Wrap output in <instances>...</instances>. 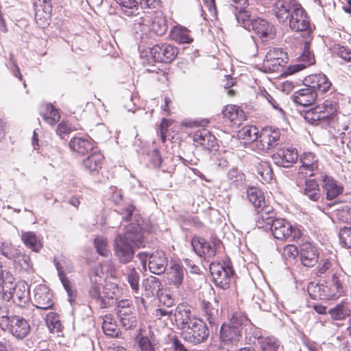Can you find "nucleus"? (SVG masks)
Segmentation results:
<instances>
[{"instance_id":"53","label":"nucleus","mask_w":351,"mask_h":351,"mask_svg":"<svg viewBox=\"0 0 351 351\" xmlns=\"http://www.w3.org/2000/svg\"><path fill=\"white\" fill-rule=\"evenodd\" d=\"M122 11L127 16L132 15L138 10V2L136 0H116Z\"/></svg>"},{"instance_id":"2","label":"nucleus","mask_w":351,"mask_h":351,"mask_svg":"<svg viewBox=\"0 0 351 351\" xmlns=\"http://www.w3.org/2000/svg\"><path fill=\"white\" fill-rule=\"evenodd\" d=\"M339 108L338 96L334 94L325 99L322 104L317 105L308 111L306 113L305 119L311 124L326 127L329 125L334 119Z\"/></svg>"},{"instance_id":"25","label":"nucleus","mask_w":351,"mask_h":351,"mask_svg":"<svg viewBox=\"0 0 351 351\" xmlns=\"http://www.w3.org/2000/svg\"><path fill=\"white\" fill-rule=\"evenodd\" d=\"M167 258L162 251H156L149 256V269L156 275L165 273L167 266Z\"/></svg>"},{"instance_id":"59","label":"nucleus","mask_w":351,"mask_h":351,"mask_svg":"<svg viewBox=\"0 0 351 351\" xmlns=\"http://www.w3.org/2000/svg\"><path fill=\"white\" fill-rule=\"evenodd\" d=\"M282 255L286 260H294L298 255V250L294 245H287L283 247Z\"/></svg>"},{"instance_id":"51","label":"nucleus","mask_w":351,"mask_h":351,"mask_svg":"<svg viewBox=\"0 0 351 351\" xmlns=\"http://www.w3.org/2000/svg\"><path fill=\"white\" fill-rule=\"evenodd\" d=\"M102 329L107 336L115 337L117 335V325L112 322L110 315H106L103 318Z\"/></svg>"},{"instance_id":"20","label":"nucleus","mask_w":351,"mask_h":351,"mask_svg":"<svg viewBox=\"0 0 351 351\" xmlns=\"http://www.w3.org/2000/svg\"><path fill=\"white\" fill-rule=\"evenodd\" d=\"M3 298L8 302L12 300L16 305L22 306L28 300V293L23 284L17 285L8 291L3 287Z\"/></svg>"},{"instance_id":"36","label":"nucleus","mask_w":351,"mask_h":351,"mask_svg":"<svg viewBox=\"0 0 351 351\" xmlns=\"http://www.w3.org/2000/svg\"><path fill=\"white\" fill-rule=\"evenodd\" d=\"M21 238L24 245L33 252H38L43 247L40 240L33 232H22Z\"/></svg>"},{"instance_id":"18","label":"nucleus","mask_w":351,"mask_h":351,"mask_svg":"<svg viewBox=\"0 0 351 351\" xmlns=\"http://www.w3.org/2000/svg\"><path fill=\"white\" fill-rule=\"evenodd\" d=\"M193 140L195 146L206 150H212L217 145L215 136L205 128L196 130L193 135Z\"/></svg>"},{"instance_id":"17","label":"nucleus","mask_w":351,"mask_h":351,"mask_svg":"<svg viewBox=\"0 0 351 351\" xmlns=\"http://www.w3.org/2000/svg\"><path fill=\"white\" fill-rule=\"evenodd\" d=\"M298 158V150L292 147L280 149L272 155V159L276 165L286 168L291 167Z\"/></svg>"},{"instance_id":"23","label":"nucleus","mask_w":351,"mask_h":351,"mask_svg":"<svg viewBox=\"0 0 351 351\" xmlns=\"http://www.w3.org/2000/svg\"><path fill=\"white\" fill-rule=\"evenodd\" d=\"M302 51L298 57L300 63L291 67V73L298 72L315 62L314 54L310 49L309 41L306 40L302 43Z\"/></svg>"},{"instance_id":"10","label":"nucleus","mask_w":351,"mask_h":351,"mask_svg":"<svg viewBox=\"0 0 351 351\" xmlns=\"http://www.w3.org/2000/svg\"><path fill=\"white\" fill-rule=\"evenodd\" d=\"M274 238L278 240H286L291 238L295 240L300 238V232L298 229L293 228L289 221L285 219H275L269 229Z\"/></svg>"},{"instance_id":"26","label":"nucleus","mask_w":351,"mask_h":351,"mask_svg":"<svg viewBox=\"0 0 351 351\" xmlns=\"http://www.w3.org/2000/svg\"><path fill=\"white\" fill-rule=\"evenodd\" d=\"M53 294L45 286L38 287L34 293V300L37 308L49 309L53 305Z\"/></svg>"},{"instance_id":"5","label":"nucleus","mask_w":351,"mask_h":351,"mask_svg":"<svg viewBox=\"0 0 351 351\" xmlns=\"http://www.w3.org/2000/svg\"><path fill=\"white\" fill-rule=\"evenodd\" d=\"M182 334L184 339L192 343L197 344L204 341L209 335L206 324L200 319L193 317L192 322L183 327Z\"/></svg>"},{"instance_id":"31","label":"nucleus","mask_w":351,"mask_h":351,"mask_svg":"<svg viewBox=\"0 0 351 351\" xmlns=\"http://www.w3.org/2000/svg\"><path fill=\"white\" fill-rule=\"evenodd\" d=\"M117 315L119 318L121 326L129 330L135 327L137 323L134 308H127L117 311Z\"/></svg>"},{"instance_id":"54","label":"nucleus","mask_w":351,"mask_h":351,"mask_svg":"<svg viewBox=\"0 0 351 351\" xmlns=\"http://www.w3.org/2000/svg\"><path fill=\"white\" fill-rule=\"evenodd\" d=\"M94 245L99 254L102 256L108 257L110 254V250L108 249L107 239L98 236L94 240Z\"/></svg>"},{"instance_id":"46","label":"nucleus","mask_w":351,"mask_h":351,"mask_svg":"<svg viewBox=\"0 0 351 351\" xmlns=\"http://www.w3.org/2000/svg\"><path fill=\"white\" fill-rule=\"evenodd\" d=\"M45 112L42 113L43 119L50 125H53L59 121L60 115L57 109L50 104L45 106Z\"/></svg>"},{"instance_id":"45","label":"nucleus","mask_w":351,"mask_h":351,"mask_svg":"<svg viewBox=\"0 0 351 351\" xmlns=\"http://www.w3.org/2000/svg\"><path fill=\"white\" fill-rule=\"evenodd\" d=\"M256 171L263 182L269 183L273 178V171L270 163L261 161L256 167Z\"/></svg>"},{"instance_id":"30","label":"nucleus","mask_w":351,"mask_h":351,"mask_svg":"<svg viewBox=\"0 0 351 351\" xmlns=\"http://www.w3.org/2000/svg\"><path fill=\"white\" fill-rule=\"evenodd\" d=\"M322 177L323 187L326 192V198L333 199L343 192V186L332 177L324 176Z\"/></svg>"},{"instance_id":"15","label":"nucleus","mask_w":351,"mask_h":351,"mask_svg":"<svg viewBox=\"0 0 351 351\" xmlns=\"http://www.w3.org/2000/svg\"><path fill=\"white\" fill-rule=\"evenodd\" d=\"M242 339L241 328L235 327L232 324H223L220 328V339L228 346H237Z\"/></svg>"},{"instance_id":"64","label":"nucleus","mask_w":351,"mask_h":351,"mask_svg":"<svg viewBox=\"0 0 351 351\" xmlns=\"http://www.w3.org/2000/svg\"><path fill=\"white\" fill-rule=\"evenodd\" d=\"M18 249L12 247L10 243L5 242L2 243L0 248L1 254L10 260L13 258L15 252Z\"/></svg>"},{"instance_id":"19","label":"nucleus","mask_w":351,"mask_h":351,"mask_svg":"<svg viewBox=\"0 0 351 351\" xmlns=\"http://www.w3.org/2000/svg\"><path fill=\"white\" fill-rule=\"evenodd\" d=\"M301 163L298 173L304 176H313L318 170L319 160L316 155L312 152H304L300 158Z\"/></svg>"},{"instance_id":"4","label":"nucleus","mask_w":351,"mask_h":351,"mask_svg":"<svg viewBox=\"0 0 351 351\" xmlns=\"http://www.w3.org/2000/svg\"><path fill=\"white\" fill-rule=\"evenodd\" d=\"M88 294L92 302L100 308H104L112 304L113 300L119 295L120 290L116 283L106 282L104 286L90 287Z\"/></svg>"},{"instance_id":"62","label":"nucleus","mask_w":351,"mask_h":351,"mask_svg":"<svg viewBox=\"0 0 351 351\" xmlns=\"http://www.w3.org/2000/svg\"><path fill=\"white\" fill-rule=\"evenodd\" d=\"M258 96L259 97L266 99L268 101V103H269L271 104V106L273 107V108L279 110L281 112V114H284V111L282 110V109L281 108L278 107V104L277 101L274 99V97L271 95H270L266 91V90L261 89L260 91L258 93Z\"/></svg>"},{"instance_id":"56","label":"nucleus","mask_w":351,"mask_h":351,"mask_svg":"<svg viewBox=\"0 0 351 351\" xmlns=\"http://www.w3.org/2000/svg\"><path fill=\"white\" fill-rule=\"evenodd\" d=\"M332 51L344 60L351 62V49L350 47L335 44L332 46Z\"/></svg>"},{"instance_id":"22","label":"nucleus","mask_w":351,"mask_h":351,"mask_svg":"<svg viewBox=\"0 0 351 351\" xmlns=\"http://www.w3.org/2000/svg\"><path fill=\"white\" fill-rule=\"evenodd\" d=\"M257 213L255 218L256 226L258 229L270 228V226L275 221V213L273 208L269 205L264 206L256 209Z\"/></svg>"},{"instance_id":"57","label":"nucleus","mask_w":351,"mask_h":351,"mask_svg":"<svg viewBox=\"0 0 351 351\" xmlns=\"http://www.w3.org/2000/svg\"><path fill=\"white\" fill-rule=\"evenodd\" d=\"M158 298L160 303L167 308H171L174 305L175 300L172 295L167 291H162L158 293Z\"/></svg>"},{"instance_id":"49","label":"nucleus","mask_w":351,"mask_h":351,"mask_svg":"<svg viewBox=\"0 0 351 351\" xmlns=\"http://www.w3.org/2000/svg\"><path fill=\"white\" fill-rule=\"evenodd\" d=\"M350 311L348 307L340 303L329 310L328 313L334 320H342L350 315Z\"/></svg>"},{"instance_id":"61","label":"nucleus","mask_w":351,"mask_h":351,"mask_svg":"<svg viewBox=\"0 0 351 351\" xmlns=\"http://www.w3.org/2000/svg\"><path fill=\"white\" fill-rule=\"evenodd\" d=\"M138 346L139 351H156L154 345L147 337H141L138 341Z\"/></svg>"},{"instance_id":"43","label":"nucleus","mask_w":351,"mask_h":351,"mask_svg":"<svg viewBox=\"0 0 351 351\" xmlns=\"http://www.w3.org/2000/svg\"><path fill=\"white\" fill-rule=\"evenodd\" d=\"M202 308L206 320L210 326H217L219 318L218 309L213 307L209 302L203 301Z\"/></svg>"},{"instance_id":"50","label":"nucleus","mask_w":351,"mask_h":351,"mask_svg":"<svg viewBox=\"0 0 351 351\" xmlns=\"http://www.w3.org/2000/svg\"><path fill=\"white\" fill-rule=\"evenodd\" d=\"M46 324L51 332H58L61 330L60 317L55 313L50 312L47 315Z\"/></svg>"},{"instance_id":"44","label":"nucleus","mask_w":351,"mask_h":351,"mask_svg":"<svg viewBox=\"0 0 351 351\" xmlns=\"http://www.w3.org/2000/svg\"><path fill=\"white\" fill-rule=\"evenodd\" d=\"M184 278V267L178 264H173L171 267L169 274L170 282L176 287H179L183 282Z\"/></svg>"},{"instance_id":"33","label":"nucleus","mask_w":351,"mask_h":351,"mask_svg":"<svg viewBox=\"0 0 351 351\" xmlns=\"http://www.w3.org/2000/svg\"><path fill=\"white\" fill-rule=\"evenodd\" d=\"M223 117L228 119L232 125H240L243 120L244 112L239 106L227 105L222 111Z\"/></svg>"},{"instance_id":"63","label":"nucleus","mask_w":351,"mask_h":351,"mask_svg":"<svg viewBox=\"0 0 351 351\" xmlns=\"http://www.w3.org/2000/svg\"><path fill=\"white\" fill-rule=\"evenodd\" d=\"M248 322L247 318L241 312H236L233 314L229 324H232L235 327L241 328Z\"/></svg>"},{"instance_id":"24","label":"nucleus","mask_w":351,"mask_h":351,"mask_svg":"<svg viewBox=\"0 0 351 351\" xmlns=\"http://www.w3.org/2000/svg\"><path fill=\"white\" fill-rule=\"evenodd\" d=\"M53 263L57 269L59 279L67 293L69 300L71 302L73 293V287L64 273V270L68 269V261L64 257L60 259L54 258Z\"/></svg>"},{"instance_id":"37","label":"nucleus","mask_w":351,"mask_h":351,"mask_svg":"<svg viewBox=\"0 0 351 351\" xmlns=\"http://www.w3.org/2000/svg\"><path fill=\"white\" fill-rule=\"evenodd\" d=\"M246 193L249 201L256 209L266 206L264 193L260 189L254 186L249 187Z\"/></svg>"},{"instance_id":"29","label":"nucleus","mask_w":351,"mask_h":351,"mask_svg":"<svg viewBox=\"0 0 351 351\" xmlns=\"http://www.w3.org/2000/svg\"><path fill=\"white\" fill-rule=\"evenodd\" d=\"M13 261L14 267L25 273L29 274L33 271V263L29 255L23 253L18 250L14 253V256L11 258Z\"/></svg>"},{"instance_id":"9","label":"nucleus","mask_w":351,"mask_h":351,"mask_svg":"<svg viewBox=\"0 0 351 351\" xmlns=\"http://www.w3.org/2000/svg\"><path fill=\"white\" fill-rule=\"evenodd\" d=\"M288 19L289 27L293 31L303 32L307 36L312 32L309 17L300 3L296 5Z\"/></svg>"},{"instance_id":"35","label":"nucleus","mask_w":351,"mask_h":351,"mask_svg":"<svg viewBox=\"0 0 351 351\" xmlns=\"http://www.w3.org/2000/svg\"><path fill=\"white\" fill-rule=\"evenodd\" d=\"M175 321L178 326H180L182 330L183 327L192 322L193 317H191L190 310L184 305H178L173 313Z\"/></svg>"},{"instance_id":"12","label":"nucleus","mask_w":351,"mask_h":351,"mask_svg":"<svg viewBox=\"0 0 351 351\" xmlns=\"http://www.w3.org/2000/svg\"><path fill=\"white\" fill-rule=\"evenodd\" d=\"M295 0H275L269 7L271 8L273 14L280 23L287 22L296 5Z\"/></svg>"},{"instance_id":"6","label":"nucleus","mask_w":351,"mask_h":351,"mask_svg":"<svg viewBox=\"0 0 351 351\" xmlns=\"http://www.w3.org/2000/svg\"><path fill=\"white\" fill-rule=\"evenodd\" d=\"M209 269L215 285L223 290L227 289L234 273L232 267L225 263L211 262Z\"/></svg>"},{"instance_id":"52","label":"nucleus","mask_w":351,"mask_h":351,"mask_svg":"<svg viewBox=\"0 0 351 351\" xmlns=\"http://www.w3.org/2000/svg\"><path fill=\"white\" fill-rule=\"evenodd\" d=\"M234 16L238 24L247 30L250 29V25L252 19L250 18L251 16L248 11L245 9L237 10V12H234Z\"/></svg>"},{"instance_id":"34","label":"nucleus","mask_w":351,"mask_h":351,"mask_svg":"<svg viewBox=\"0 0 351 351\" xmlns=\"http://www.w3.org/2000/svg\"><path fill=\"white\" fill-rule=\"evenodd\" d=\"M103 160V155L99 152H95L84 159L82 163L87 171L97 172L102 167Z\"/></svg>"},{"instance_id":"41","label":"nucleus","mask_w":351,"mask_h":351,"mask_svg":"<svg viewBox=\"0 0 351 351\" xmlns=\"http://www.w3.org/2000/svg\"><path fill=\"white\" fill-rule=\"evenodd\" d=\"M89 278L91 283L90 287H101L105 279L102 265H95L89 272Z\"/></svg>"},{"instance_id":"39","label":"nucleus","mask_w":351,"mask_h":351,"mask_svg":"<svg viewBox=\"0 0 351 351\" xmlns=\"http://www.w3.org/2000/svg\"><path fill=\"white\" fill-rule=\"evenodd\" d=\"M258 136V128L253 125H245L238 132V138L245 141V143L257 141Z\"/></svg>"},{"instance_id":"16","label":"nucleus","mask_w":351,"mask_h":351,"mask_svg":"<svg viewBox=\"0 0 351 351\" xmlns=\"http://www.w3.org/2000/svg\"><path fill=\"white\" fill-rule=\"evenodd\" d=\"M303 83L305 86H309L317 93V92H327L332 85L327 76L322 73L306 76L304 79Z\"/></svg>"},{"instance_id":"11","label":"nucleus","mask_w":351,"mask_h":351,"mask_svg":"<svg viewBox=\"0 0 351 351\" xmlns=\"http://www.w3.org/2000/svg\"><path fill=\"white\" fill-rule=\"evenodd\" d=\"M149 53L154 62L168 63L176 58L178 49L170 44L160 43L150 48Z\"/></svg>"},{"instance_id":"58","label":"nucleus","mask_w":351,"mask_h":351,"mask_svg":"<svg viewBox=\"0 0 351 351\" xmlns=\"http://www.w3.org/2000/svg\"><path fill=\"white\" fill-rule=\"evenodd\" d=\"M340 243L346 247L351 248V227H344L339 232Z\"/></svg>"},{"instance_id":"21","label":"nucleus","mask_w":351,"mask_h":351,"mask_svg":"<svg viewBox=\"0 0 351 351\" xmlns=\"http://www.w3.org/2000/svg\"><path fill=\"white\" fill-rule=\"evenodd\" d=\"M69 147L75 153L85 155L94 148V141L87 135L75 136L69 141Z\"/></svg>"},{"instance_id":"14","label":"nucleus","mask_w":351,"mask_h":351,"mask_svg":"<svg viewBox=\"0 0 351 351\" xmlns=\"http://www.w3.org/2000/svg\"><path fill=\"white\" fill-rule=\"evenodd\" d=\"M8 330L14 337L22 339L27 337L30 332V325L23 317L13 315L8 326L3 328Z\"/></svg>"},{"instance_id":"47","label":"nucleus","mask_w":351,"mask_h":351,"mask_svg":"<svg viewBox=\"0 0 351 351\" xmlns=\"http://www.w3.org/2000/svg\"><path fill=\"white\" fill-rule=\"evenodd\" d=\"M171 36L173 40L182 44L191 43L193 40L189 35V30L185 27L173 28Z\"/></svg>"},{"instance_id":"38","label":"nucleus","mask_w":351,"mask_h":351,"mask_svg":"<svg viewBox=\"0 0 351 351\" xmlns=\"http://www.w3.org/2000/svg\"><path fill=\"white\" fill-rule=\"evenodd\" d=\"M288 60L283 59V58H276L275 59L265 58L263 68L265 72L274 73L278 72L283 70L286 66Z\"/></svg>"},{"instance_id":"60","label":"nucleus","mask_w":351,"mask_h":351,"mask_svg":"<svg viewBox=\"0 0 351 351\" xmlns=\"http://www.w3.org/2000/svg\"><path fill=\"white\" fill-rule=\"evenodd\" d=\"M227 177L231 183H234L236 185H239L242 182L244 175L239 172L238 169L232 168L228 172Z\"/></svg>"},{"instance_id":"28","label":"nucleus","mask_w":351,"mask_h":351,"mask_svg":"<svg viewBox=\"0 0 351 351\" xmlns=\"http://www.w3.org/2000/svg\"><path fill=\"white\" fill-rule=\"evenodd\" d=\"M317 97V93L309 86L301 88L295 92L293 101L300 106H307L313 104Z\"/></svg>"},{"instance_id":"1","label":"nucleus","mask_w":351,"mask_h":351,"mask_svg":"<svg viewBox=\"0 0 351 351\" xmlns=\"http://www.w3.org/2000/svg\"><path fill=\"white\" fill-rule=\"evenodd\" d=\"M145 246L141 228L136 224L128 225L123 233H119L114 240L115 256L119 262L126 264L130 262L134 256V247Z\"/></svg>"},{"instance_id":"40","label":"nucleus","mask_w":351,"mask_h":351,"mask_svg":"<svg viewBox=\"0 0 351 351\" xmlns=\"http://www.w3.org/2000/svg\"><path fill=\"white\" fill-rule=\"evenodd\" d=\"M127 282L134 293H138L139 290L140 276L134 267H127L124 272Z\"/></svg>"},{"instance_id":"48","label":"nucleus","mask_w":351,"mask_h":351,"mask_svg":"<svg viewBox=\"0 0 351 351\" xmlns=\"http://www.w3.org/2000/svg\"><path fill=\"white\" fill-rule=\"evenodd\" d=\"M262 351H278L280 341L274 337H258Z\"/></svg>"},{"instance_id":"32","label":"nucleus","mask_w":351,"mask_h":351,"mask_svg":"<svg viewBox=\"0 0 351 351\" xmlns=\"http://www.w3.org/2000/svg\"><path fill=\"white\" fill-rule=\"evenodd\" d=\"M300 191L314 202L318 201L321 196L319 184L315 179L306 180Z\"/></svg>"},{"instance_id":"13","label":"nucleus","mask_w":351,"mask_h":351,"mask_svg":"<svg viewBox=\"0 0 351 351\" xmlns=\"http://www.w3.org/2000/svg\"><path fill=\"white\" fill-rule=\"evenodd\" d=\"M251 30L254 31L263 42L272 38L275 33L274 25L260 17L252 19L248 31Z\"/></svg>"},{"instance_id":"42","label":"nucleus","mask_w":351,"mask_h":351,"mask_svg":"<svg viewBox=\"0 0 351 351\" xmlns=\"http://www.w3.org/2000/svg\"><path fill=\"white\" fill-rule=\"evenodd\" d=\"M160 286V279L153 276H149L143 282L145 295L147 298L153 296L155 292L159 291Z\"/></svg>"},{"instance_id":"3","label":"nucleus","mask_w":351,"mask_h":351,"mask_svg":"<svg viewBox=\"0 0 351 351\" xmlns=\"http://www.w3.org/2000/svg\"><path fill=\"white\" fill-rule=\"evenodd\" d=\"M340 276L337 273H334L331 280L325 284H318L313 287H309V295L314 300H330L339 298L343 293Z\"/></svg>"},{"instance_id":"8","label":"nucleus","mask_w":351,"mask_h":351,"mask_svg":"<svg viewBox=\"0 0 351 351\" xmlns=\"http://www.w3.org/2000/svg\"><path fill=\"white\" fill-rule=\"evenodd\" d=\"M221 244L220 240L216 239L210 242L199 237H194L191 239V245L195 253L208 261L215 256Z\"/></svg>"},{"instance_id":"27","label":"nucleus","mask_w":351,"mask_h":351,"mask_svg":"<svg viewBox=\"0 0 351 351\" xmlns=\"http://www.w3.org/2000/svg\"><path fill=\"white\" fill-rule=\"evenodd\" d=\"M318 259V252L310 243H305L301 245L300 260L304 266L313 267L317 263Z\"/></svg>"},{"instance_id":"55","label":"nucleus","mask_w":351,"mask_h":351,"mask_svg":"<svg viewBox=\"0 0 351 351\" xmlns=\"http://www.w3.org/2000/svg\"><path fill=\"white\" fill-rule=\"evenodd\" d=\"M13 315H10L8 304L2 301L0 302V326L3 330L8 326Z\"/></svg>"},{"instance_id":"7","label":"nucleus","mask_w":351,"mask_h":351,"mask_svg":"<svg viewBox=\"0 0 351 351\" xmlns=\"http://www.w3.org/2000/svg\"><path fill=\"white\" fill-rule=\"evenodd\" d=\"M280 134V130L278 128L271 127L263 128L256 141V149L265 153L273 151L279 144Z\"/></svg>"}]
</instances>
